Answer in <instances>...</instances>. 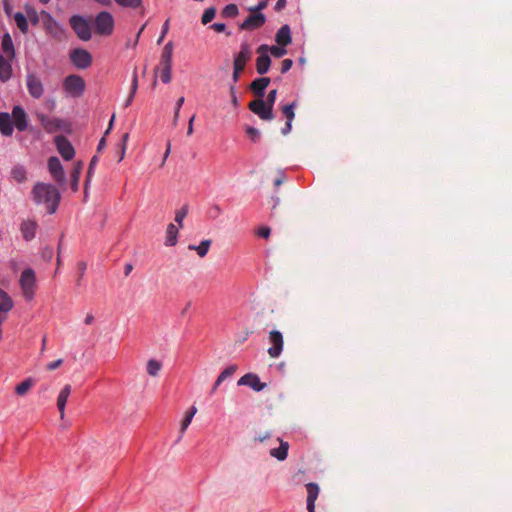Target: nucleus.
Instances as JSON below:
<instances>
[{
  "label": "nucleus",
  "instance_id": "f257e3e1",
  "mask_svg": "<svg viewBox=\"0 0 512 512\" xmlns=\"http://www.w3.org/2000/svg\"><path fill=\"white\" fill-rule=\"evenodd\" d=\"M32 197L36 204L46 205L47 212L53 214L56 212L59 202L60 193L57 188L51 184L37 182L32 189Z\"/></svg>",
  "mask_w": 512,
  "mask_h": 512
},
{
  "label": "nucleus",
  "instance_id": "f03ea898",
  "mask_svg": "<svg viewBox=\"0 0 512 512\" xmlns=\"http://www.w3.org/2000/svg\"><path fill=\"white\" fill-rule=\"evenodd\" d=\"M252 57V51L247 43H243L240 47L239 53L234 58L232 79L237 83L240 79V74L244 71L247 62Z\"/></svg>",
  "mask_w": 512,
  "mask_h": 512
},
{
  "label": "nucleus",
  "instance_id": "7ed1b4c3",
  "mask_svg": "<svg viewBox=\"0 0 512 512\" xmlns=\"http://www.w3.org/2000/svg\"><path fill=\"white\" fill-rule=\"evenodd\" d=\"M36 277L32 269H25L20 277V286L26 300H32L35 294Z\"/></svg>",
  "mask_w": 512,
  "mask_h": 512
},
{
  "label": "nucleus",
  "instance_id": "20e7f679",
  "mask_svg": "<svg viewBox=\"0 0 512 512\" xmlns=\"http://www.w3.org/2000/svg\"><path fill=\"white\" fill-rule=\"evenodd\" d=\"M65 92L71 97H80L85 90V82L78 75H69L63 82Z\"/></svg>",
  "mask_w": 512,
  "mask_h": 512
},
{
  "label": "nucleus",
  "instance_id": "39448f33",
  "mask_svg": "<svg viewBox=\"0 0 512 512\" xmlns=\"http://www.w3.org/2000/svg\"><path fill=\"white\" fill-rule=\"evenodd\" d=\"M70 25L81 40H88L91 38V29L86 19L79 15H74L70 18Z\"/></svg>",
  "mask_w": 512,
  "mask_h": 512
},
{
  "label": "nucleus",
  "instance_id": "423d86ee",
  "mask_svg": "<svg viewBox=\"0 0 512 512\" xmlns=\"http://www.w3.org/2000/svg\"><path fill=\"white\" fill-rule=\"evenodd\" d=\"M114 17L109 12L98 13V36L108 37L114 31Z\"/></svg>",
  "mask_w": 512,
  "mask_h": 512
},
{
  "label": "nucleus",
  "instance_id": "0eeeda50",
  "mask_svg": "<svg viewBox=\"0 0 512 512\" xmlns=\"http://www.w3.org/2000/svg\"><path fill=\"white\" fill-rule=\"evenodd\" d=\"M248 108L262 120H272L274 118L273 109L265 103L263 98L251 101Z\"/></svg>",
  "mask_w": 512,
  "mask_h": 512
},
{
  "label": "nucleus",
  "instance_id": "6e6552de",
  "mask_svg": "<svg viewBox=\"0 0 512 512\" xmlns=\"http://www.w3.org/2000/svg\"><path fill=\"white\" fill-rule=\"evenodd\" d=\"M269 342L271 346L268 348V354L271 358H278L283 351V335L280 331L272 330L269 333Z\"/></svg>",
  "mask_w": 512,
  "mask_h": 512
},
{
  "label": "nucleus",
  "instance_id": "1a4fd4ad",
  "mask_svg": "<svg viewBox=\"0 0 512 512\" xmlns=\"http://www.w3.org/2000/svg\"><path fill=\"white\" fill-rule=\"evenodd\" d=\"M269 46L262 44L258 47L257 53L259 56L256 59V70L260 75H264L268 72L271 64V59L268 55Z\"/></svg>",
  "mask_w": 512,
  "mask_h": 512
},
{
  "label": "nucleus",
  "instance_id": "9d476101",
  "mask_svg": "<svg viewBox=\"0 0 512 512\" xmlns=\"http://www.w3.org/2000/svg\"><path fill=\"white\" fill-rule=\"evenodd\" d=\"M48 170L53 179L59 183H65V173L60 160L53 156L48 159Z\"/></svg>",
  "mask_w": 512,
  "mask_h": 512
},
{
  "label": "nucleus",
  "instance_id": "9b49d317",
  "mask_svg": "<svg viewBox=\"0 0 512 512\" xmlns=\"http://www.w3.org/2000/svg\"><path fill=\"white\" fill-rule=\"evenodd\" d=\"M26 85H27L29 94L33 98L38 99V98L42 97V95L44 93V87H43L41 80L37 76H35L34 74L27 75Z\"/></svg>",
  "mask_w": 512,
  "mask_h": 512
},
{
  "label": "nucleus",
  "instance_id": "f8f14e48",
  "mask_svg": "<svg viewBox=\"0 0 512 512\" xmlns=\"http://www.w3.org/2000/svg\"><path fill=\"white\" fill-rule=\"evenodd\" d=\"M55 144L58 152L65 160H71L74 157L75 150L64 136H57L55 138Z\"/></svg>",
  "mask_w": 512,
  "mask_h": 512
},
{
  "label": "nucleus",
  "instance_id": "ddd939ff",
  "mask_svg": "<svg viewBox=\"0 0 512 512\" xmlns=\"http://www.w3.org/2000/svg\"><path fill=\"white\" fill-rule=\"evenodd\" d=\"M266 21L262 13H252L239 26L241 30H254L262 27Z\"/></svg>",
  "mask_w": 512,
  "mask_h": 512
},
{
  "label": "nucleus",
  "instance_id": "4468645a",
  "mask_svg": "<svg viewBox=\"0 0 512 512\" xmlns=\"http://www.w3.org/2000/svg\"><path fill=\"white\" fill-rule=\"evenodd\" d=\"M70 58L72 63L78 68H86L91 63V55L84 49H74Z\"/></svg>",
  "mask_w": 512,
  "mask_h": 512
},
{
  "label": "nucleus",
  "instance_id": "2eb2a0df",
  "mask_svg": "<svg viewBox=\"0 0 512 512\" xmlns=\"http://www.w3.org/2000/svg\"><path fill=\"white\" fill-rule=\"evenodd\" d=\"M239 386L245 385L252 388L254 391H262L266 384L260 381V378L256 374L248 373L242 376L237 383Z\"/></svg>",
  "mask_w": 512,
  "mask_h": 512
},
{
  "label": "nucleus",
  "instance_id": "dca6fc26",
  "mask_svg": "<svg viewBox=\"0 0 512 512\" xmlns=\"http://www.w3.org/2000/svg\"><path fill=\"white\" fill-rule=\"evenodd\" d=\"M10 116L12 122L19 131H24L27 129V115L22 107L15 106Z\"/></svg>",
  "mask_w": 512,
  "mask_h": 512
},
{
  "label": "nucleus",
  "instance_id": "f3484780",
  "mask_svg": "<svg viewBox=\"0 0 512 512\" xmlns=\"http://www.w3.org/2000/svg\"><path fill=\"white\" fill-rule=\"evenodd\" d=\"M12 298L0 289V325L5 321L6 314L13 308Z\"/></svg>",
  "mask_w": 512,
  "mask_h": 512
},
{
  "label": "nucleus",
  "instance_id": "a211bd4d",
  "mask_svg": "<svg viewBox=\"0 0 512 512\" xmlns=\"http://www.w3.org/2000/svg\"><path fill=\"white\" fill-rule=\"evenodd\" d=\"M38 224L34 220H24L20 225V231L22 234V237L26 241L32 240L36 235Z\"/></svg>",
  "mask_w": 512,
  "mask_h": 512
},
{
  "label": "nucleus",
  "instance_id": "6ab92c4d",
  "mask_svg": "<svg viewBox=\"0 0 512 512\" xmlns=\"http://www.w3.org/2000/svg\"><path fill=\"white\" fill-rule=\"evenodd\" d=\"M71 390H72L71 385L66 384L61 389V391L59 392V395L57 397V408L59 410L61 419H64V417H65V407H66L68 398L71 394Z\"/></svg>",
  "mask_w": 512,
  "mask_h": 512
},
{
  "label": "nucleus",
  "instance_id": "aec40b11",
  "mask_svg": "<svg viewBox=\"0 0 512 512\" xmlns=\"http://www.w3.org/2000/svg\"><path fill=\"white\" fill-rule=\"evenodd\" d=\"M307 490V510L308 512H315V501L319 495V486L316 483L306 484Z\"/></svg>",
  "mask_w": 512,
  "mask_h": 512
},
{
  "label": "nucleus",
  "instance_id": "412c9836",
  "mask_svg": "<svg viewBox=\"0 0 512 512\" xmlns=\"http://www.w3.org/2000/svg\"><path fill=\"white\" fill-rule=\"evenodd\" d=\"M270 82V78L268 77L257 78L250 84V89L257 96V98H263L265 89L269 86Z\"/></svg>",
  "mask_w": 512,
  "mask_h": 512
},
{
  "label": "nucleus",
  "instance_id": "4be33fe9",
  "mask_svg": "<svg viewBox=\"0 0 512 512\" xmlns=\"http://www.w3.org/2000/svg\"><path fill=\"white\" fill-rule=\"evenodd\" d=\"M37 118L43 128L49 133L55 132L61 127V121L57 118H50L42 113L37 114Z\"/></svg>",
  "mask_w": 512,
  "mask_h": 512
},
{
  "label": "nucleus",
  "instance_id": "5701e85b",
  "mask_svg": "<svg viewBox=\"0 0 512 512\" xmlns=\"http://www.w3.org/2000/svg\"><path fill=\"white\" fill-rule=\"evenodd\" d=\"M12 119L9 113H0V132L4 136H11L13 133Z\"/></svg>",
  "mask_w": 512,
  "mask_h": 512
},
{
  "label": "nucleus",
  "instance_id": "b1692460",
  "mask_svg": "<svg viewBox=\"0 0 512 512\" xmlns=\"http://www.w3.org/2000/svg\"><path fill=\"white\" fill-rule=\"evenodd\" d=\"M275 40L278 45L287 46L292 42L291 31L288 25H283L276 33Z\"/></svg>",
  "mask_w": 512,
  "mask_h": 512
},
{
  "label": "nucleus",
  "instance_id": "393cba45",
  "mask_svg": "<svg viewBox=\"0 0 512 512\" xmlns=\"http://www.w3.org/2000/svg\"><path fill=\"white\" fill-rule=\"evenodd\" d=\"M237 370V366L236 365H230L228 366L227 368H225L221 373L220 375L218 376V378L216 379L211 391H210V394H214L215 391L217 390V388L220 386V384L225 381L228 377H231Z\"/></svg>",
  "mask_w": 512,
  "mask_h": 512
},
{
  "label": "nucleus",
  "instance_id": "a878e982",
  "mask_svg": "<svg viewBox=\"0 0 512 512\" xmlns=\"http://www.w3.org/2000/svg\"><path fill=\"white\" fill-rule=\"evenodd\" d=\"M280 446L270 450V455L279 461H283L287 458L289 444L286 441L278 439Z\"/></svg>",
  "mask_w": 512,
  "mask_h": 512
},
{
  "label": "nucleus",
  "instance_id": "bb28decb",
  "mask_svg": "<svg viewBox=\"0 0 512 512\" xmlns=\"http://www.w3.org/2000/svg\"><path fill=\"white\" fill-rule=\"evenodd\" d=\"M12 66L9 60L0 55V80L6 82L11 78Z\"/></svg>",
  "mask_w": 512,
  "mask_h": 512
},
{
  "label": "nucleus",
  "instance_id": "cd10ccee",
  "mask_svg": "<svg viewBox=\"0 0 512 512\" xmlns=\"http://www.w3.org/2000/svg\"><path fill=\"white\" fill-rule=\"evenodd\" d=\"M173 43L169 41L163 48L160 65H172Z\"/></svg>",
  "mask_w": 512,
  "mask_h": 512
},
{
  "label": "nucleus",
  "instance_id": "c85d7f7f",
  "mask_svg": "<svg viewBox=\"0 0 512 512\" xmlns=\"http://www.w3.org/2000/svg\"><path fill=\"white\" fill-rule=\"evenodd\" d=\"M177 236H178V229H177V227L173 223H170L167 226V230H166L165 244L167 246H174V245H176V243H177Z\"/></svg>",
  "mask_w": 512,
  "mask_h": 512
},
{
  "label": "nucleus",
  "instance_id": "c756f323",
  "mask_svg": "<svg viewBox=\"0 0 512 512\" xmlns=\"http://www.w3.org/2000/svg\"><path fill=\"white\" fill-rule=\"evenodd\" d=\"M1 45L3 52L6 54V56L9 59H12L14 57V47L12 39L9 34H5L3 36Z\"/></svg>",
  "mask_w": 512,
  "mask_h": 512
},
{
  "label": "nucleus",
  "instance_id": "7c9ffc66",
  "mask_svg": "<svg viewBox=\"0 0 512 512\" xmlns=\"http://www.w3.org/2000/svg\"><path fill=\"white\" fill-rule=\"evenodd\" d=\"M210 245H211V240H203L201 241V243L196 246V245H189L188 246V249L189 250H195L197 252V254L203 258L207 255L208 251H209V248H210Z\"/></svg>",
  "mask_w": 512,
  "mask_h": 512
},
{
  "label": "nucleus",
  "instance_id": "2f4dec72",
  "mask_svg": "<svg viewBox=\"0 0 512 512\" xmlns=\"http://www.w3.org/2000/svg\"><path fill=\"white\" fill-rule=\"evenodd\" d=\"M161 368H162V363L155 359H150L146 365V371L152 377L158 376Z\"/></svg>",
  "mask_w": 512,
  "mask_h": 512
},
{
  "label": "nucleus",
  "instance_id": "473e14b6",
  "mask_svg": "<svg viewBox=\"0 0 512 512\" xmlns=\"http://www.w3.org/2000/svg\"><path fill=\"white\" fill-rule=\"evenodd\" d=\"M14 21L21 32L26 33L28 31V21L23 13L17 12L14 15Z\"/></svg>",
  "mask_w": 512,
  "mask_h": 512
},
{
  "label": "nucleus",
  "instance_id": "72a5a7b5",
  "mask_svg": "<svg viewBox=\"0 0 512 512\" xmlns=\"http://www.w3.org/2000/svg\"><path fill=\"white\" fill-rule=\"evenodd\" d=\"M82 170V163L78 162L71 173V187L73 191L78 190L79 176Z\"/></svg>",
  "mask_w": 512,
  "mask_h": 512
},
{
  "label": "nucleus",
  "instance_id": "f704fd0d",
  "mask_svg": "<svg viewBox=\"0 0 512 512\" xmlns=\"http://www.w3.org/2000/svg\"><path fill=\"white\" fill-rule=\"evenodd\" d=\"M11 174L14 180L17 181L18 183H23L27 179L26 171L21 166L14 167L11 171Z\"/></svg>",
  "mask_w": 512,
  "mask_h": 512
},
{
  "label": "nucleus",
  "instance_id": "c9c22d12",
  "mask_svg": "<svg viewBox=\"0 0 512 512\" xmlns=\"http://www.w3.org/2000/svg\"><path fill=\"white\" fill-rule=\"evenodd\" d=\"M238 13H239V9L236 4H228L222 10L221 15L224 18H234L238 15Z\"/></svg>",
  "mask_w": 512,
  "mask_h": 512
},
{
  "label": "nucleus",
  "instance_id": "e433bc0d",
  "mask_svg": "<svg viewBox=\"0 0 512 512\" xmlns=\"http://www.w3.org/2000/svg\"><path fill=\"white\" fill-rule=\"evenodd\" d=\"M172 65H160V78L163 83L167 84L171 81Z\"/></svg>",
  "mask_w": 512,
  "mask_h": 512
},
{
  "label": "nucleus",
  "instance_id": "4c0bfd02",
  "mask_svg": "<svg viewBox=\"0 0 512 512\" xmlns=\"http://www.w3.org/2000/svg\"><path fill=\"white\" fill-rule=\"evenodd\" d=\"M32 384L33 382L31 379H26L16 386L15 391L18 395L22 396L29 391V389L32 387Z\"/></svg>",
  "mask_w": 512,
  "mask_h": 512
},
{
  "label": "nucleus",
  "instance_id": "58836bf2",
  "mask_svg": "<svg viewBox=\"0 0 512 512\" xmlns=\"http://www.w3.org/2000/svg\"><path fill=\"white\" fill-rule=\"evenodd\" d=\"M137 88H138V78H137V73L136 71H134L133 73V78H132V84H131V92H130V95L125 103V106H129L134 98V95L137 91Z\"/></svg>",
  "mask_w": 512,
  "mask_h": 512
},
{
  "label": "nucleus",
  "instance_id": "ea45409f",
  "mask_svg": "<svg viewBox=\"0 0 512 512\" xmlns=\"http://www.w3.org/2000/svg\"><path fill=\"white\" fill-rule=\"evenodd\" d=\"M215 14H216V9L214 7L207 8L204 11L202 18H201L202 24L206 25V24L210 23L213 20V18L215 17Z\"/></svg>",
  "mask_w": 512,
  "mask_h": 512
},
{
  "label": "nucleus",
  "instance_id": "a19ab883",
  "mask_svg": "<svg viewBox=\"0 0 512 512\" xmlns=\"http://www.w3.org/2000/svg\"><path fill=\"white\" fill-rule=\"evenodd\" d=\"M294 108H295V103H291V104L283 106L282 113L286 117L287 121L294 120V118H295Z\"/></svg>",
  "mask_w": 512,
  "mask_h": 512
},
{
  "label": "nucleus",
  "instance_id": "79ce46f5",
  "mask_svg": "<svg viewBox=\"0 0 512 512\" xmlns=\"http://www.w3.org/2000/svg\"><path fill=\"white\" fill-rule=\"evenodd\" d=\"M188 207L183 206L181 209L177 210L175 213V222L179 225V227L183 226V220L187 216Z\"/></svg>",
  "mask_w": 512,
  "mask_h": 512
},
{
  "label": "nucleus",
  "instance_id": "37998d69",
  "mask_svg": "<svg viewBox=\"0 0 512 512\" xmlns=\"http://www.w3.org/2000/svg\"><path fill=\"white\" fill-rule=\"evenodd\" d=\"M285 47L286 46H281V45L271 46V47H269L268 52H270L276 58H281L287 53V50Z\"/></svg>",
  "mask_w": 512,
  "mask_h": 512
},
{
  "label": "nucleus",
  "instance_id": "c03bdc74",
  "mask_svg": "<svg viewBox=\"0 0 512 512\" xmlns=\"http://www.w3.org/2000/svg\"><path fill=\"white\" fill-rule=\"evenodd\" d=\"M120 6L129 8H138L142 4V0H115Z\"/></svg>",
  "mask_w": 512,
  "mask_h": 512
},
{
  "label": "nucleus",
  "instance_id": "a18cd8bd",
  "mask_svg": "<svg viewBox=\"0 0 512 512\" xmlns=\"http://www.w3.org/2000/svg\"><path fill=\"white\" fill-rule=\"evenodd\" d=\"M192 419L193 418H191V415H185V417L182 420L181 425H180V436L178 438V441L182 438L184 432L186 431V429L190 425Z\"/></svg>",
  "mask_w": 512,
  "mask_h": 512
},
{
  "label": "nucleus",
  "instance_id": "49530a36",
  "mask_svg": "<svg viewBox=\"0 0 512 512\" xmlns=\"http://www.w3.org/2000/svg\"><path fill=\"white\" fill-rule=\"evenodd\" d=\"M246 134L250 137L253 142H257L260 138V132L254 127H247Z\"/></svg>",
  "mask_w": 512,
  "mask_h": 512
},
{
  "label": "nucleus",
  "instance_id": "de8ad7c7",
  "mask_svg": "<svg viewBox=\"0 0 512 512\" xmlns=\"http://www.w3.org/2000/svg\"><path fill=\"white\" fill-rule=\"evenodd\" d=\"M276 97H277V90L276 89H273L271 90L268 95H267V98H266V101L265 103L271 108L273 109V106H274V103L276 101Z\"/></svg>",
  "mask_w": 512,
  "mask_h": 512
},
{
  "label": "nucleus",
  "instance_id": "09e8293b",
  "mask_svg": "<svg viewBox=\"0 0 512 512\" xmlns=\"http://www.w3.org/2000/svg\"><path fill=\"white\" fill-rule=\"evenodd\" d=\"M128 137H129L128 133H125L122 136V141L120 144V152H119V161H122L124 159L125 151H126V142H127Z\"/></svg>",
  "mask_w": 512,
  "mask_h": 512
},
{
  "label": "nucleus",
  "instance_id": "8fccbe9b",
  "mask_svg": "<svg viewBox=\"0 0 512 512\" xmlns=\"http://www.w3.org/2000/svg\"><path fill=\"white\" fill-rule=\"evenodd\" d=\"M96 164V155H94L91 160H90V165H89V169H88V175H87V182L86 184H88L91 180V177H92V173H93V167L94 165ZM85 194L87 195V185H85Z\"/></svg>",
  "mask_w": 512,
  "mask_h": 512
},
{
  "label": "nucleus",
  "instance_id": "3c124183",
  "mask_svg": "<svg viewBox=\"0 0 512 512\" xmlns=\"http://www.w3.org/2000/svg\"><path fill=\"white\" fill-rule=\"evenodd\" d=\"M268 5L267 0L260 1L256 6L250 7L249 11L251 13H260V11L264 10Z\"/></svg>",
  "mask_w": 512,
  "mask_h": 512
},
{
  "label": "nucleus",
  "instance_id": "603ef678",
  "mask_svg": "<svg viewBox=\"0 0 512 512\" xmlns=\"http://www.w3.org/2000/svg\"><path fill=\"white\" fill-rule=\"evenodd\" d=\"M270 232H271V230L269 227L262 226V227L258 228V230L256 231V234L259 237L268 238L270 236Z\"/></svg>",
  "mask_w": 512,
  "mask_h": 512
},
{
  "label": "nucleus",
  "instance_id": "864d4df0",
  "mask_svg": "<svg viewBox=\"0 0 512 512\" xmlns=\"http://www.w3.org/2000/svg\"><path fill=\"white\" fill-rule=\"evenodd\" d=\"M168 30H169V20H166L165 23L162 26L161 35H160V37L157 40V44H161L162 43L163 39L165 38L166 34L168 33Z\"/></svg>",
  "mask_w": 512,
  "mask_h": 512
},
{
  "label": "nucleus",
  "instance_id": "5fc2aeb1",
  "mask_svg": "<svg viewBox=\"0 0 512 512\" xmlns=\"http://www.w3.org/2000/svg\"><path fill=\"white\" fill-rule=\"evenodd\" d=\"M293 65V61L291 59H284L281 63V73L288 72Z\"/></svg>",
  "mask_w": 512,
  "mask_h": 512
},
{
  "label": "nucleus",
  "instance_id": "6e6d98bb",
  "mask_svg": "<svg viewBox=\"0 0 512 512\" xmlns=\"http://www.w3.org/2000/svg\"><path fill=\"white\" fill-rule=\"evenodd\" d=\"M230 96H231V103L234 107L238 106V98L236 94V88L234 85L230 87Z\"/></svg>",
  "mask_w": 512,
  "mask_h": 512
},
{
  "label": "nucleus",
  "instance_id": "4d7b16f0",
  "mask_svg": "<svg viewBox=\"0 0 512 512\" xmlns=\"http://www.w3.org/2000/svg\"><path fill=\"white\" fill-rule=\"evenodd\" d=\"M62 362H63L62 359H58L56 361L50 362L49 364H47V370L53 371V370L57 369L58 367L61 366Z\"/></svg>",
  "mask_w": 512,
  "mask_h": 512
},
{
  "label": "nucleus",
  "instance_id": "13d9d810",
  "mask_svg": "<svg viewBox=\"0 0 512 512\" xmlns=\"http://www.w3.org/2000/svg\"><path fill=\"white\" fill-rule=\"evenodd\" d=\"M211 28L218 33L224 32L226 29V25L224 23H214L211 25Z\"/></svg>",
  "mask_w": 512,
  "mask_h": 512
},
{
  "label": "nucleus",
  "instance_id": "bf43d9fd",
  "mask_svg": "<svg viewBox=\"0 0 512 512\" xmlns=\"http://www.w3.org/2000/svg\"><path fill=\"white\" fill-rule=\"evenodd\" d=\"M286 5H287L286 0H277L274 9L279 12V11L283 10L286 7Z\"/></svg>",
  "mask_w": 512,
  "mask_h": 512
},
{
  "label": "nucleus",
  "instance_id": "052dcab7",
  "mask_svg": "<svg viewBox=\"0 0 512 512\" xmlns=\"http://www.w3.org/2000/svg\"><path fill=\"white\" fill-rule=\"evenodd\" d=\"M194 119H195V115H193L190 119H189V122H188V128H187V135L190 136L193 134V122H194Z\"/></svg>",
  "mask_w": 512,
  "mask_h": 512
},
{
  "label": "nucleus",
  "instance_id": "680f3d73",
  "mask_svg": "<svg viewBox=\"0 0 512 512\" xmlns=\"http://www.w3.org/2000/svg\"><path fill=\"white\" fill-rule=\"evenodd\" d=\"M291 128H292V121H287L285 124V127L282 128V134L287 135L291 131Z\"/></svg>",
  "mask_w": 512,
  "mask_h": 512
},
{
  "label": "nucleus",
  "instance_id": "e2e57ef3",
  "mask_svg": "<svg viewBox=\"0 0 512 512\" xmlns=\"http://www.w3.org/2000/svg\"><path fill=\"white\" fill-rule=\"evenodd\" d=\"M185 99L184 97H180L177 102H176V105H175V109L174 110H177V111H180L181 110V107L184 103Z\"/></svg>",
  "mask_w": 512,
  "mask_h": 512
},
{
  "label": "nucleus",
  "instance_id": "0e129e2a",
  "mask_svg": "<svg viewBox=\"0 0 512 512\" xmlns=\"http://www.w3.org/2000/svg\"><path fill=\"white\" fill-rule=\"evenodd\" d=\"M270 436H271L270 433L266 432L263 435H259L257 438H255V440H257L259 442H264L266 439L270 438Z\"/></svg>",
  "mask_w": 512,
  "mask_h": 512
},
{
  "label": "nucleus",
  "instance_id": "69168bd1",
  "mask_svg": "<svg viewBox=\"0 0 512 512\" xmlns=\"http://www.w3.org/2000/svg\"><path fill=\"white\" fill-rule=\"evenodd\" d=\"M179 116H180V111L174 110V116H173V121H172L173 126H177Z\"/></svg>",
  "mask_w": 512,
  "mask_h": 512
},
{
  "label": "nucleus",
  "instance_id": "338daca9",
  "mask_svg": "<svg viewBox=\"0 0 512 512\" xmlns=\"http://www.w3.org/2000/svg\"><path fill=\"white\" fill-rule=\"evenodd\" d=\"M132 270H133V266H132V264L127 263V264L125 265V268H124V273H125V275H126V276H128V275L131 273V271H132Z\"/></svg>",
  "mask_w": 512,
  "mask_h": 512
},
{
  "label": "nucleus",
  "instance_id": "774afa93",
  "mask_svg": "<svg viewBox=\"0 0 512 512\" xmlns=\"http://www.w3.org/2000/svg\"><path fill=\"white\" fill-rule=\"evenodd\" d=\"M93 320H94V316H93V314H92V313H89V314L86 316V318H85V324L90 325V324H92Z\"/></svg>",
  "mask_w": 512,
  "mask_h": 512
}]
</instances>
